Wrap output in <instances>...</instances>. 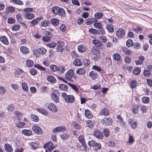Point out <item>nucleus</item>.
Segmentation results:
<instances>
[{"mask_svg": "<svg viewBox=\"0 0 152 152\" xmlns=\"http://www.w3.org/2000/svg\"><path fill=\"white\" fill-rule=\"evenodd\" d=\"M65 70V69L64 67L61 66L58 67L57 71L60 74H62L64 72Z\"/></svg>", "mask_w": 152, "mask_h": 152, "instance_id": "obj_41", "label": "nucleus"}, {"mask_svg": "<svg viewBox=\"0 0 152 152\" xmlns=\"http://www.w3.org/2000/svg\"><path fill=\"white\" fill-rule=\"evenodd\" d=\"M89 76H90L93 80H95L98 77L97 73L95 72L91 71L89 72Z\"/></svg>", "mask_w": 152, "mask_h": 152, "instance_id": "obj_16", "label": "nucleus"}, {"mask_svg": "<svg viewBox=\"0 0 152 152\" xmlns=\"http://www.w3.org/2000/svg\"><path fill=\"white\" fill-rule=\"evenodd\" d=\"M42 39L43 41L46 42H49L50 41L51 39V37H48V36L45 35L42 37Z\"/></svg>", "mask_w": 152, "mask_h": 152, "instance_id": "obj_57", "label": "nucleus"}, {"mask_svg": "<svg viewBox=\"0 0 152 152\" xmlns=\"http://www.w3.org/2000/svg\"><path fill=\"white\" fill-rule=\"evenodd\" d=\"M113 58L118 62H120L121 60V56L118 53H114L113 56Z\"/></svg>", "mask_w": 152, "mask_h": 152, "instance_id": "obj_19", "label": "nucleus"}, {"mask_svg": "<svg viewBox=\"0 0 152 152\" xmlns=\"http://www.w3.org/2000/svg\"><path fill=\"white\" fill-rule=\"evenodd\" d=\"M109 114L108 110L106 108H104L102 109L100 113V114L101 115L107 116Z\"/></svg>", "mask_w": 152, "mask_h": 152, "instance_id": "obj_27", "label": "nucleus"}, {"mask_svg": "<svg viewBox=\"0 0 152 152\" xmlns=\"http://www.w3.org/2000/svg\"><path fill=\"white\" fill-rule=\"evenodd\" d=\"M62 95L67 102L72 103L74 101V97L72 95H67L65 93H62Z\"/></svg>", "mask_w": 152, "mask_h": 152, "instance_id": "obj_2", "label": "nucleus"}, {"mask_svg": "<svg viewBox=\"0 0 152 152\" xmlns=\"http://www.w3.org/2000/svg\"><path fill=\"white\" fill-rule=\"evenodd\" d=\"M25 124L24 122H20L16 124V126L18 128H21L23 127Z\"/></svg>", "mask_w": 152, "mask_h": 152, "instance_id": "obj_62", "label": "nucleus"}, {"mask_svg": "<svg viewBox=\"0 0 152 152\" xmlns=\"http://www.w3.org/2000/svg\"><path fill=\"white\" fill-rule=\"evenodd\" d=\"M97 20L96 18H88L86 22V24L87 25H90L96 22Z\"/></svg>", "mask_w": 152, "mask_h": 152, "instance_id": "obj_26", "label": "nucleus"}, {"mask_svg": "<svg viewBox=\"0 0 152 152\" xmlns=\"http://www.w3.org/2000/svg\"><path fill=\"white\" fill-rule=\"evenodd\" d=\"M58 91L56 90H54L52 94L51 97L53 101L54 102L58 103L59 101Z\"/></svg>", "mask_w": 152, "mask_h": 152, "instance_id": "obj_3", "label": "nucleus"}, {"mask_svg": "<svg viewBox=\"0 0 152 152\" xmlns=\"http://www.w3.org/2000/svg\"><path fill=\"white\" fill-rule=\"evenodd\" d=\"M59 7H53L51 9L52 13L55 15H58V13Z\"/></svg>", "mask_w": 152, "mask_h": 152, "instance_id": "obj_35", "label": "nucleus"}, {"mask_svg": "<svg viewBox=\"0 0 152 152\" xmlns=\"http://www.w3.org/2000/svg\"><path fill=\"white\" fill-rule=\"evenodd\" d=\"M33 64V62L31 60L29 59L26 61V64L27 66L29 67H31Z\"/></svg>", "mask_w": 152, "mask_h": 152, "instance_id": "obj_54", "label": "nucleus"}, {"mask_svg": "<svg viewBox=\"0 0 152 152\" xmlns=\"http://www.w3.org/2000/svg\"><path fill=\"white\" fill-rule=\"evenodd\" d=\"M64 81L65 83L67 84L69 86H70L73 90H74L76 93H78L79 92L78 88L76 86V85L74 84L68 83L66 80H64Z\"/></svg>", "mask_w": 152, "mask_h": 152, "instance_id": "obj_14", "label": "nucleus"}, {"mask_svg": "<svg viewBox=\"0 0 152 152\" xmlns=\"http://www.w3.org/2000/svg\"><path fill=\"white\" fill-rule=\"evenodd\" d=\"M41 19V18H37L36 19H35L32 20L30 22L33 26L37 25L38 24L39 21Z\"/></svg>", "mask_w": 152, "mask_h": 152, "instance_id": "obj_24", "label": "nucleus"}, {"mask_svg": "<svg viewBox=\"0 0 152 152\" xmlns=\"http://www.w3.org/2000/svg\"><path fill=\"white\" fill-rule=\"evenodd\" d=\"M59 87L62 90L66 91L68 90V86L67 85L62 84L59 86Z\"/></svg>", "mask_w": 152, "mask_h": 152, "instance_id": "obj_43", "label": "nucleus"}, {"mask_svg": "<svg viewBox=\"0 0 152 152\" xmlns=\"http://www.w3.org/2000/svg\"><path fill=\"white\" fill-rule=\"evenodd\" d=\"M20 50L22 53L24 54H27L29 53L28 49L26 46H22L20 47Z\"/></svg>", "mask_w": 152, "mask_h": 152, "instance_id": "obj_21", "label": "nucleus"}, {"mask_svg": "<svg viewBox=\"0 0 152 152\" xmlns=\"http://www.w3.org/2000/svg\"><path fill=\"white\" fill-rule=\"evenodd\" d=\"M88 31L90 33L94 34H99V31L98 30L93 28H90L88 30Z\"/></svg>", "mask_w": 152, "mask_h": 152, "instance_id": "obj_47", "label": "nucleus"}, {"mask_svg": "<svg viewBox=\"0 0 152 152\" xmlns=\"http://www.w3.org/2000/svg\"><path fill=\"white\" fill-rule=\"evenodd\" d=\"M103 132L104 136L105 137H107L109 135L110 132L109 130L107 129H104Z\"/></svg>", "mask_w": 152, "mask_h": 152, "instance_id": "obj_55", "label": "nucleus"}, {"mask_svg": "<svg viewBox=\"0 0 152 152\" xmlns=\"http://www.w3.org/2000/svg\"><path fill=\"white\" fill-rule=\"evenodd\" d=\"M58 14L59 16L63 17L65 16L66 14L65 11L62 8L59 7V10L58 11Z\"/></svg>", "mask_w": 152, "mask_h": 152, "instance_id": "obj_28", "label": "nucleus"}, {"mask_svg": "<svg viewBox=\"0 0 152 152\" xmlns=\"http://www.w3.org/2000/svg\"><path fill=\"white\" fill-rule=\"evenodd\" d=\"M88 144V145L92 147L93 149L96 151L100 150L101 148V145L99 143L96 142L93 140L89 141Z\"/></svg>", "mask_w": 152, "mask_h": 152, "instance_id": "obj_1", "label": "nucleus"}, {"mask_svg": "<svg viewBox=\"0 0 152 152\" xmlns=\"http://www.w3.org/2000/svg\"><path fill=\"white\" fill-rule=\"evenodd\" d=\"M32 129L35 133L38 134H41L43 133L42 130L39 126L34 125L32 126Z\"/></svg>", "mask_w": 152, "mask_h": 152, "instance_id": "obj_7", "label": "nucleus"}, {"mask_svg": "<svg viewBox=\"0 0 152 152\" xmlns=\"http://www.w3.org/2000/svg\"><path fill=\"white\" fill-rule=\"evenodd\" d=\"M125 31L123 29L119 28L116 32V35L118 38H122L125 35Z\"/></svg>", "mask_w": 152, "mask_h": 152, "instance_id": "obj_5", "label": "nucleus"}, {"mask_svg": "<svg viewBox=\"0 0 152 152\" xmlns=\"http://www.w3.org/2000/svg\"><path fill=\"white\" fill-rule=\"evenodd\" d=\"M21 133L23 135L28 136H30L32 134V132L31 130L27 129L22 130Z\"/></svg>", "mask_w": 152, "mask_h": 152, "instance_id": "obj_15", "label": "nucleus"}, {"mask_svg": "<svg viewBox=\"0 0 152 152\" xmlns=\"http://www.w3.org/2000/svg\"><path fill=\"white\" fill-rule=\"evenodd\" d=\"M112 121V119L107 117H104L101 120V122L102 124L106 126L111 124Z\"/></svg>", "mask_w": 152, "mask_h": 152, "instance_id": "obj_4", "label": "nucleus"}, {"mask_svg": "<svg viewBox=\"0 0 152 152\" xmlns=\"http://www.w3.org/2000/svg\"><path fill=\"white\" fill-rule=\"evenodd\" d=\"M38 49L39 50L40 55L41 54L43 55L46 53L47 52L46 49L43 47H41Z\"/></svg>", "mask_w": 152, "mask_h": 152, "instance_id": "obj_50", "label": "nucleus"}, {"mask_svg": "<svg viewBox=\"0 0 152 152\" xmlns=\"http://www.w3.org/2000/svg\"><path fill=\"white\" fill-rule=\"evenodd\" d=\"M86 48L85 45H79L78 47V50L80 52H83L86 49Z\"/></svg>", "mask_w": 152, "mask_h": 152, "instance_id": "obj_34", "label": "nucleus"}, {"mask_svg": "<svg viewBox=\"0 0 152 152\" xmlns=\"http://www.w3.org/2000/svg\"><path fill=\"white\" fill-rule=\"evenodd\" d=\"M22 89L25 91L27 92L28 91V88L27 83L25 82H23L21 83Z\"/></svg>", "mask_w": 152, "mask_h": 152, "instance_id": "obj_30", "label": "nucleus"}, {"mask_svg": "<svg viewBox=\"0 0 152 152\" xmlns=\"http://www.w3.org/2000/svg\"><path fill=\"white\" fill-rule=\"evenodd\" d=\"M85 115L86 117L88 118H93V115L91 112L87 109H86L85 111Z\"/></svg>", "mask_w": 152, "mask_h": 152, "instance_id": "obj_18", "label": "nucleus"}, {"mask_svg": "<svg viewBox=\"0 0 152 152\" xmlns=\"http://www.w3.org/2000/svg\"><path fill=\"white\" fill-rule=\"evenodd\" d=\"M65 77L66 79L71 80V79L74 77V71L72 69L68 70L65 74Z\"/></svg>", "mask_w": 152, "mask_h": 152, "instance_id": "obj_6", "label": "nucleus"}, {"mask_svg": "<svg viewBox=\"0 0 152 152\" xmlns=\"http://www.w3.org/2000/svg\"><path fill=\"white\" fill-rule=\"evenodd\" d=\"M15 109V106L12 104L9 105L7 107V110L9 111H12Z\"/></svg>", "mask_w": 152, "mask_h": 152, "instance_id": "obj_64", "label": "nucleus"}, {"mask_svg": "<svg viewBox=\"0 0 152 152\" xmlns=\"http://www.w3.org/2000/svg\"><path fill=\"white\" fill-rule=\"evenodd\" d=\"M94 16L96 18L101 19L103 17V14L101 12H98L95 13L94 15Z\"/></svg>", "mask_w": 152, "mask_h": 152, "instance_id": "obj_51", "label": "nucleus"}, {"mask_svg": "<svg viewBox=\"0 0 152 152\" xmlns=\"http://www.w3.org/2000/svg\"><path fill=\"white\" fill-rule=\"evenodd\" d=\"M128 123L133 129H135L137 126V122L132 118L129 119Z\"/></svg>", "mask_w": 152, "mask_h": 152, "instance_id": "obj_9", "label": "nucleus"}, {"mask_svg": "<svg viewBox=\"0 0 152 152\" xmlns=\"http://www.w3.org/2000/svg\"><path fill=\"white\" fill-rule=\"evenodd\" d=\"M86 125L89 128H93L94 126V123L91 120H88L86 121Z\"/></svg>", "mask_w": 152, "mask_h": 152, "instance_id": "obj_40", "label": "nucleus"}, {"mask_svg": "<svg viewBox=\"0 0 152 152\" xmlns=\"http://www.w3.org/2000/svg\"><path fill=\"white\" fill-rule=\"evenodd\" d=\"M49 109L53 112H56L57 111V107L53 103L49 104L48 105Z\"/></svg>", "mask_w": 152, "mask_h": 152, "instance_id": "obj_13", "label": "nucleus"}, {"mask_svg": "<svg viewBox=\"0 0 152 152\" xmlns=\"http://www.w3.org/2000/svg\"><path fill=\"white\" fill-rule=\"evenodd\" d=\"M144 57L142 56H140L138 58V60L136 61V64L137 65L140 64H141L144 60Z\"/></svg>", "mask_w": 152, "mask_h": 152, "instance_id": "obj_36", "label": "nucleus"}, {"mask_svg": "<svg viewBox=\"0 0 152 152\" xmlns=\"http://www.w3.org/2000/svg\"><path fill=\"white\" fill-rule=\"evenodd\" d=\"M34 66L35 67L37 68L41 71H43L45 72L46 71V68H44L43 66L39 64H35L34 65Z\"/></svg>", "mask_w": 152, "mask_h": 152, "instance_id": "obj_37", "label": "nucleus"}, {"mask_svg": "<svg viewBox=\"0 0 152 152\" xmlns=\"http://www.w3.org/2000/svg\"><path fill=\"white\" fill-rule=\"evenodd\" d=\"M1 41L3 44L8 45L9 44V42L7 38L5 36H3L0 37Z\"/></svg>", "mask_w": 152, "mask_h": 152, "instance_id": "obj_23", "label": "nucleus"}, {"mask_svg": "<svg viewBox=\"0 0 152 152\" xmlns=\"http://www.w3.org/2000/svg\"><path fill=\"white\" fill-rule=\"evenodd\" d=\"M15 114L17 116V119L20 120L22 118V115L21 113L18 111H16L15 112Z\"/></svg>", "mask_w": 152, "mask_h": 152, "instance_id": "obj_53", "label": "nucleus"}, {"mask_svg": "<svg viewBox=\"0 0 152 152\" xmlns=\"http://www.w3.org/2000/svg\"><path fill=\"white\" fill-rule=\"evenodd\" d=\"M25 17L28 19L31 20L34 17V15L32 13L27 12L25 14Z\"/></svg>", "mask_w": 152, "mask_h": 152, "instance_id": "obj_39", "label": "nucleus"}, {"mask_svg": "<svg viewBox=\"0 0 152 152\" xmlns=\"http://www.w3.org/2000/svg\"><path fill=\"white\" fill-rule=\"evenodd\" d=\"M48 81L51 83H56V79L53 76L50 75H48L47 76Z\"/></svg>", "mask_w": 152, "mask_h": 152, "instance_id": "obj_20", "label": "nucleus"}, {"mask_svg": "<svg viewBox=\"0 0 152 152\" xmlns=\"http://www.w3.org/2000/svg\"><path fill=\"white\" fill-rule=\"evenodd\" d=\"M92 53L96 56H100V53L98 50L94 49L92 51Z\"/></svg>", "mask_w": 152, "mask_h": 152, "instance_id": "obj_58", "label": "nucleus"}, {"mask_svg": "<svg viewBox=\"0 0 152 152\" xmlns=\"http://www.w3.org/2000/svg\"><path fill=\"white\" fill-rule=\"evenodd\" d=\"M117 119V122L120 123L121 126H124L125 125V123L124 121H123L122 118L119 115H117L116 117Z\"/></svg>", "mask_w": 152, "mask_h": 152, "instance_id": "obj_31", "label": "nucleus"}, {"mask_svg": "<svg viewBox=\"0 0 152 152\" xmlns=\"http://www.w3.org/2000/svg\"><path fill=\"white\" fill-rule=\"evenodd\" d=\"M66 128L63 126H59L55 128L53 130V132H63L66 130Z\"/></svg>", "mask_w": 152, "mask_h": 152, "instance_id": "obj_11", "label": "nucleus"}, {"mask_svg": "<svg viewBox=\"0 0 152 152\" xmlns=\"http://www.w3.org/2000/svg\"><path fill=\"white\" fill-rule=\"evenodd\" d=\"M6 10L7 12H13L15 11V9L12 7L9 6L6 8Z\"/></svg>", "mask_w": 152, "mask_h": 152, "instance_id": "obj_56", "label": "nucleus"}, {"mask_svg": "<svg viewBox=\"0 0 152 152\" xmlns=\"http://www.w3.org/2000/svg\"><path fill=\"white\" fill-rule=\"evenodd\" d=\"M94 135L97 138L102 139L103 137L102 133L98 130H95L94 132Z\"/></svg>", "mask_w": 152, "mask_h": 152, "instance_id": "obj_8", "label": "nucleus"}, {"mask_svg": "<svg viewBox=\"0 0 152 152\" xmlns=\"http://www.w3.org/2000/svg\"><path fill=\"white\" fill-rule=\"evenodd\" d=\"M33 53L34 55L37 57H39L41 55L39 49L34 50L33 51Z\"/></svg>", "mask_w": 152, "mask_h": 152, "instance_id": "obj_61", "label": "nucleus"}, {"mask_svg": "<svg viewBox=\"0 0 152 152\" xmlns=\"http://www.w3.org/2000/svg\"><path fill=\"white\" fill-rule=\"evenodd\" d=\"M78 139L82 145V146L84 147V149L86 145L85 143L84 136L81 135L79 137Z\"/></svg>", "mask_w": 152, "mask_h": 152, "instance_id": "obj_12", "label": "nucleus"}, {"mask_svg": "<svg viewBox=\"0 0 152 152\" xmlns=\"http://www.w3.org/2000/svg\"><path fill=\"white\" fill-rule=\"evenodd\" d=\"M32 119L33 121L37 122L39 120V118L37 116L35 115H32Z\"/></svg>", "mask_w": 152, "mask_h": 152, "instance_id": "obj_63", "label": "nucleus"}, {"mask_svg": "<svg viewBox=\"0 0 152 152\" xmlns=\"http://www.w3.org/2000/svg\"><path fill=\"white\" fill-rule=\"evenodd\" d=\"M64 44V42L61 41H59L57 44V50L59 52H62L63 49V46Z\"/></svg>", "mask_w": 152, "mask_h": 152, "instance_id": "obj_10", "label": "nucleus"}, {"mask_svg": "<svg viewBox=\"0 0 152 152\" xmlns=\"http://www.w3.org/2000/svg\"><path fill=\"white\" fill-rule=\"evenodd\" d=\"M51 23L54 26H57L59 23L58 20L56 18L52 19L51 20Z\"/></svg>", "mask_w": 152, "mask_h": 152, "instance_id": "obj_48", "label": "nucleus"}, {"mask_svg": "<svg viewBox=\"0 0 152 152\" xmlns=\"http://www.w3.org/2000/svg\"><path fill=\"white\" fill-rule=\"evenodd\" d=\"M92 68V69L99 72H101L102 70L101 67L96 65L93 66Z\"/></svg>", "mask_w": 152, "mask_h": 152, "instance_id": "obj_49", "label": "nucleus"}, {"mask_svg": "<svg viewBox=\"0 0 152 152\" xmlns=\"http://www.w3.org/2000/svg\"><path fill=\"white\" fill-rule=\"evenodd\" d=\"M86 72L85 69L83 68H80L76 70V72L77 74L79 75H83Z\"/></svg>", "mask_w": 152, "mask_h": 152, "instance_id": "obj_25", "label": "nucleus"}, {"mask_svg": "<svg viewBox=\"0 0 152 152\" xmlns=\"http://www.w3.org/2000/svg\"><path fill=\"white\" fill-rule=\"evenodd\" d=\"M126 45L129 47H131L134 45V43L131 39H128L126 42Z\"/></svg>", "mask_w": 152, "mask_h": 152, "instance_id": "obj_45", "label": "nucleus"}, {"mask_svg": "<svg viewBox=\"0 0 152 152\" xmlns=\"http://www.w3.org/2000/svg\"><path fill=\"white\" fill-rule=\"evenodd\" d=\"M4 148L5 150L8 152H12L13 151L12 146L9 144H5L4 145Z\"/></svg>", "mask_w": 152, "mask_h": 152, "instance_id": "obj_22", "label": "nucleus"}, {"mask_svg": "<svg viewBox=\"0 0 152 152\" xmlns=\"http://www.w3.org/2000/svg\"><path fill=\"white\" fill-rule=\"evenodd\" d=\"M137 82L136 80H132L130 82V87L131 88H135L137 86Z\"/></svg>", "mask_w": 152, "mask_h": 152, "instance_id": "obj_44", "label": "nucleus"}, {"mask_svg": "<svg viewBox=\"0 0 152 152\" xmlns=\"http://www.w3.org/2000/svg\"><path fill=\"white\" fill-rule=\"evenodd\" d=\"M73 64L76 66H81L83 64L81 61L78 59H76L73 62Z\"/></svg>", "mask_w": 152, "mask_h": 152, "instance_id": "obj_32", "label": "nucleus"}, {"mask_svg": "<svg viewBox=\"0 0 152 152\" xmlns=\"http://www.w3.org/2000/svg\"><path fill=\"white\" fill-rule=\"evenodd\" d=\"M50 23V21L48 20H45L40 22V25L42 27H47Z\"/></svg>", "mask_w": 152, "mask_h": 152, "instance_id": "obj_29", "label": "nucleus"}, {"mask_svg": "<svg viewBox=\"0 0 152 152\" xmlns=\"http://www.w3.org/2000/svg\"><path fill=\"white\" fill-rule=\"evenodd\" d=\"M141 72V69L139 67H136L135 68L133 72V73L135 75L139 74Z\"/></svg>", "mask_w": 152, "mask_h": 152, "instance_id": "obj_42", "label": "nucleus"}, {"mask_svg": "<svg viewBox=\"0 0 152 152\" xmlns=\"http://www.w3.org/2000/svg\"><path fill=\"white\" fill-rule=\"evenodd\" d=\"M12 1L14 4L20 5H22L23 4V2L20 0H11Z\"/></svg>", "mask_w": 152, "mask_h": 152, "instance_id": "obj_59", "label": "nucleus"}, {"mask_svg": "<svg viewBox=\"0 0 152 152\" xmlns=\"http://www.w3.org/2000/svg\"><path fill=\"white\" fill-rule=\"evenodd\" d=\"M142 102L144 103H147L149 102V98L147 97H143L142 98Z\"/></svg>", "mask_w": 152, "mask_h": 152, "instance_id": "obj_60", "label": "nucleus"}, {"mask_svg": "<svg viewBox=\"0 0 152 152\" xmlns=\"http://www.w3.org/2000/svg\"><path fill=\"white\" fill-rule=\"evenodd\" d=\"M105 28L108 30L109 32L111 33H113L114 31V27L113 25L111 24H107Z\"/></svg>", "mask_w": 152, "mask_h": 152, "instance_id": "obj_17", "label": "nucleus"}, {"mask_svg": "<svg viewBox=\"0 0 152 152\" xmlns=\"http://www.w3.org/2000/svg\"><path fill=\"white\" fill-rule=\"evenodd\" d=\"M37 110L38 112L44 115H47L48 114V112L46 110L44 109L38 108L37 109Z\"/></svg>", "mask_w": 152, "mask_h": 152, "instance_id": "obj_38", "label": "nucleus"}, {"mask_svg": "<svg viewBox=\"0 0 152 152\" xmlns=\"http://www.w3.org/2000/svg\"><path fill=\"white\" fill-rule=\"evenodd\" d=\"M138 107L137 105H134L132 107V110L133 113L136 114L138 112Z\"/></svg>", "mask_w": 152, "mask_h": 152, "instance_id": "obj_52", "label": "nucleus"}, {"mask_svg": "<svg viewBox=\"0 0 152 152\" xmlns=\"http://www.w3.org/2000/svg\"><path fill=\"white\" fill-rule=\"evenodd\" d=\"M53 143L52 142H49L44 144L43 146V148L45 149H46L48 148L53 146Z\"/></svg>", "mask_w": 152, "mask_h": 152, "instance_id": "obj_46", "label": "nucleus"}, {"mask_svg": "<svg viewBox=\"0 0 152 152\" xmlns=\"http://www.w3.org/2000/svg\"><path fill=\"white\" fill-rule=\"evenodd\" d=\"M92 43L95 46L97 47H100L102 45L101 42L97 39L93 40Z\"/></svg>", "mask_w": 152, "mask_h": 152, "instance_id": "obj_33", "label": "nucleus"}]
</instances>
